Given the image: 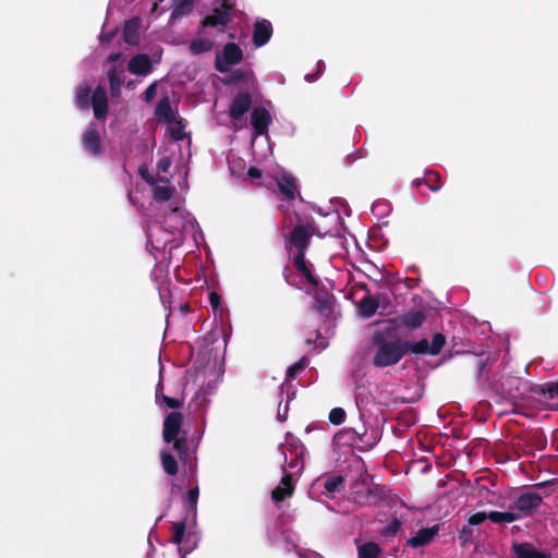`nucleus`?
<instances>
[{"label": "nucleus", "instance_id": "25", "mask_svg": "<svg viewBox=\"0 0 558 558\" xmlns=\"http://www.w3.org/2000/svg\"><path fill=\"white\" fill-rule=\"evenodd\" d=\"M277 186L279 192L290 201L295 199L296 195H300L296 181L291 174H283L278 179Z\"/></svg>", "mask_w": 558, "mask_h": 558}, {"label": "nucleus", "instance_id": "10", "mask_svg": "<svg viewBox=\"0 0 558 558\" xmlns=\"http://www.w3.org/2000/svg\"><path fill=\"white\" fill-rule=\"evenodd\" d=\"M234 3L230 0H222L220 7L215 8L213 13L205 16L201 23L202 28L205 27H221L222 29L231 22L232 20V10Z\"/></svg>", "mask_w": 558, "mask_h": 558}, {"label": "nucleus", "instance_id": "13", "mask_svg": "<svg viewBox=\"0 0 558 558\" xmlns=\"http://www.w3.org/2000/svg\"><path fill=\"white\" fill-rule=\"evenodd\" d=\"M184 416L181 412H170L163 421L162 437L167 444L172 442L178 436H180Z\"/></svg>", "mask_w": 558, "mask_h": 558}, {"label": "nucleus", "instance_id": "11", "mask_svg": "<svg viewBox=\"0 0 558 558\" xmlns=\"http://www.w3.org/2000/svg\"><path fill=\"white\" fill-rule=\"evenodd\" d=\"M283 527L284 525H272V529L268 531L269 536L274 543H284L288 549H290L289 545H291V548L295 549L301 558H323L319 554L315 551L303 550L299 548L298 545L294 543V539L292 538L291 530Z\"/></svg>", "mask_w": 558, "mask_h": 558}, {"label": "nucleus", "instance_id": "12", "mask_svg": "<svg viewBox=\"0 0 558 558\" xmlns=\"http://www.w3.org/2000/svg\"><path fill=\"white\" fill-rule=\"evenodd\" d=\"M82 145L84 150L93 157L98 158L104 154L100 133L95 125L85 130L82 136Z\"/></svg>", "mask_w": 558, "mask_h": 558}, {"label": "nucleus", "instance_id": "21", "mask_svg": "<svg viewBox=\"0 0 558 558\" xmlns=\"http://www.w3.org/2000/svg\"><path fill=\"white\" fill-rule=\"evenodd\" d=\"M151 60L147 53H140L131 58L128 70L135 75L145 76L151 72Z\"/></svg>", "mask_w": 558, "mask_h": 558}, {"label": "nucleus", "instance_id": "17", "mask_svg": "<svg viewBox=\"0 0 558 558\" xmlns=\"http://www.w3.org/2000/svg\"><path fill=\"white\" fill-rule=\"evenodd\" d=\"M252 107V97L251 95L245 93L238 94L233 99L229 108V114L232 120H241L244 114Z\"/></svg>", "mask_w": 558, "mask_h": 558}, {"label": "nucleus", "instance_id": "28", "mask_svg": "<svg viewBox=\"0 0 558 558\" xmlns=\"http://www.w3.org/2000/svg\"><path fill=\"white\" fill-rule=\"evenodd\" d=\"M332 295L325 291H318L314 298L313 308L323 316H329L331 312Z\"/></svg>", "mask_w": 558, "mask_h": 558}, {"label": "nucleus", "instance_id": "57", "mask_svg": "<svg viewBox=\"0 0 558 558\" xmlns=\"http://www.w3.org/2000/svg\"><path fill=\"white\" fill-rule=\"evenodd\" d=\"M162 519V517H158L156 520H155V523H158L160 520Z\"/></svg>", "mask_w": 558, "mask_h": 558}, {"label": "nucleus", "instance_id": "27", "mask_svg": "<svg viewBox=\"0 0 558 558\" xmlns=\"http://www.w3.org/2000/svg\"><path fill=\"white\" fill-rule=\"evenodd\" d=\"M140 26L141 21L138 17H133L125 22L123 27V39L129 45H137L140 40Z\"/></svg>", "mask_w": 558, "mask_h": 558}, {"label": "nucleus", "instance_id": "41", "mask_svg": "<svg viewBox=\"0 0 558 558\" xmlns=\"http://www.w3.org/2000/svg\"><path fill=\"white\" fill-rule=\"evenodd\" d=\"M161 390H162V384L159 383L156 387V398L157 399L161 398V400L168 408L179 409L183 405V400L162 395Z\"/></svg>", "mask_w": 558, "mask_h": 558}, {"label": "nucleus", "instance_id": "50", "mask_svg": "<svg viewBox=\"0 0 558 558\" xmlns=\"http://www.w3.org/2000/svg\"><path fill=\"white\" fill-rule=\"evenodd\" d=\"M185 136V133L183 131V126L182 125H179V126H174L171 129V137L174 140V141H182Z\"/></svg>", "mask_w": 558, "mask_h": 558}, {"label": "nucleus", "instance_id": "23", "mask_svg": "<svg viewBox=\"0 0 558 558\" xmlns=\"http://www.w3.org/2000/svg\"><path fill=\"white\" fill-rule=\"evenodd\" d=\"M413 185L420 189L422 185H426L429 191L437 192L441 189V177L439 172L434 170H428L425 172L423 178H416L413 180Z\"/></svg>", "mask_w": 558, "mask_h": 558}, {"label": "nucleus", "instance_id": "36", "mask_svg": "<svg viewBox=\"0 0 558 558\" xmlns=\"http://www.w3.org/2000/svg\"><path fill=\"white\" fill-rule=\"evenodd\" d=\"M76 105L80 109L87 110L92 102V89L89 86H81L76 92Z\"/></svg>", "mask_w": 558, "mask_h": 558}, {"label": "nucleus", "instance_id": "20", "mask_svg": "<svg viewBox=\"0 0 558 558\" xmlns=\"http://www.w3.org/2000/svg\"><path fill=\"white\" fill-rule=\"evenodd\" d=\"M94 109V116L96 119L101 120L107 117L108 113V98L106 90L98 86L92 94V102Z\"/></svg>", "mask_w": 558, "mask_h": 558}, {"label": "nucleus", "instance_id": "7", "mask_svg": "<svg viewBox=\"0 0 558 558\" xmlns=\"http://www.w3.org/2000/svg\"><path fill=\"white\" fill-rule=\"evenodd\" d=\"M488 494L492 496L486 504L480 502L477 505V509L469 517L468 523H484L486 520H490L493 523H507L504 518L493 519L492 515L488 517L489 512L492 513H505L506 504L499 502L500 498L497 497L494 493Z\"/></svg>", "mask_w": 558, "mask_h": 558}, {"label": "nucleus", "instance_id": "16", "mask_svg": "<svg viewBox=\"0 0 558 558\" xmlns=\"http://www.w3.org/2000/svg\"><path fill=\"white\" fill-rule=\"evenodd\" d=\"M271 114L264 107H256L251 113V125L255 136H262L268 132L271 123Z\"/></svg>", "mask_w": 558, "mask_h": 558}, {"label": "nucleus", "instance_id": "43", "mask_svg": "<svg viewBox=\"0 0 558 558\" xmlns=\"http://www.w3.org/2000/svg\"><path fill=\"white\" fill-rule=\"evenodd\" d=\"M246 73L242 69H236L232 71L225 80V84H238L240 82H243L245 80Z\"/></svg>", "mask_w": 558, "mask_h": 558}, {"label": "nucleus", "instance_id": "8", "mask_svg": "<svg viewBox=\"0 0 558 558\" xmlns=\"http://www.w3.org/2000/svg\"><path fill=\"white\" fill-rule=\"evenodd\" d=\"M306 448L303 442L296 437H287L282 446V453L284 454V462L288 468L296 473H301L304 468V454Z\"/></svg>", "mask_w": 558, "mask_h": 558}, {"label": "nucleus", "instance_id": "19", "mask_svg": "<svg viewBox=\"0 0 558 558\" xmlns=\"http://www.w3.org/2000/svg\"><path fill=\"white\" fill-rule=\"evenodd\" d=\"M293 492V475L292 473H287L284 471L280 484L276 486L271 492V498L275 502H280L283 501L286 498L291 497Z\"/></svg>", "mask_w": 558, "mask_h": 558}, {"label": "nucleus", "instance_id": "26", "mask_svg": "<svg viewBox=\"0 0 558 558\" xmlns=\"http://www.w3.org/2000/svg\"><path fill=\"white\" fill-rule=\"evenodd\" d=\"M515 558H550V554L539 551L530 543L513 544Z\"/></svg>", "mask_w": 558, "mask_h": 558}, {"label": "nucleus", "instance_id": "30", "mask_svg": "<svg viewBox=\"0 0 558 558\" xmlns=\"http://www.w3.org/2000/svg\"><path fill=\"white\" fill-rule=\"evenodd\" d=\"M341 434L347 436L351 444L364 442V438L367 435V428L364 423L360 422L356 426L343 429Z\"/></svg>", "mask_w": 558, "mask_h": 558}, {"label": "nucleus", "instance_id": "2", "mask_svg": "<svg viewBox=\"0 0 558 558\" xmlns=\"http://www.w3.org/2000/svg\"><path fill=\"white\" fill-rule=\"evenodd\" d=\"M558 487V478L537 483L533 489L513 493L511 502L507 506L505 513H492L487 515L493 519L504 518L506 522H513L533 515L539 508L543 498L548 496L554 489Z\"/></svg>", "mask_w": 558, "mask_h": 558}, {"label": "nucleus", "instance_id": "15", "mask_svg": "<svg viewBox=\"0 0 558 558\" xmlns=\"http://www.w3.org/2000/svg\"><path fill=\"white\" fill-rule=\"evenodd\" d=\"M314 488L322 487L323 495L326 497H333L336 493L344 489V477L342 475H323L315 480L313 483Z\"/></svg>", "mask_w": 558, "mask_h": 558}, {"label": "nucleus", "instance_id": "18", "mask_svg": "<svg viewBox=\"0 0 558 558\" xmlns=\"http://www.w3.org/2000/svg\"><path fill=\"white\" fill-rule=\"evenodd\" d=\"M272 25L268 20H258L253 26L252 41L255 47L266 45L272 36Z\"/></svg>", "mask_w": 558, "mask_h": 558}, {"label": "nucleus", "instance_id": "54", "mask_svg": "<svg viewBox=\"0 0 558 558\" xmlns=\"http://www.w3.org/2000/svg\"><path fill=\"white\" fill-rule=\"evenodd\" d=\"M484 362L482 360H477V375L480 376L482 369L484 368Z\"/></svg>", "mask_w": 558, "mask_h": 558}, {"label": "nucleus", "instance_id": "44", "mask_svg": "<svg viewBox=\"0 0 558 558\" xmlns=\"http://www.w3.org/2000/svg\"><path fill=\"white\" fill-rule=\"evenodd\" d=\"M173 191L171 187L168 186H157L154 190V197L157 201H169L172 197Z\"/></svg>", "mask_w": 558, "mask_h": 558}, {"label": "nucleus", "instance_id": "34", "mask_svg": "<svg viewBox=\"0 0 558 558\" xmlns=\"http://www.w3.org/2000/svg\"><path fill=\"white\" fill-rule=\"evenodd\" d=\"M380 553V547L374 542H366L357 545L359 558H378Z\"/></svg>", "mask_w": 558, "mask_h": 558}, {"label": "nucleus", "instance_id": "9", "mask_svg": "<svg viewBox=\"0 0 558 558\" xmlns=\"http://www.w3.org/2000/svg\"><path fill=\"white\" fill-rule=\"evenodd\" d=\"M242 60L243 51L239 45L228 43L222 51L216 54L215 69L220 73H227L232 65L239 64Z\"/></svg>", "mask_w": 558, "mask_h": 558}, {"label": "nucleus", "instance_id": "3", "mask_svg": "<svg viewBox=\"0 0 558 558\" xmlns=\"http://www.w3.org/2000/svg\"><path fill=\"white\" fill-rule=\"evenodd\" d=\"M282 220L281 235L284 241V248L291 254H306L313 235L316 232L315 222L312 218L302 217L295 210L286 208Z\"/></svg>", "mask_w": 558, "mask_h": 558}, {"label": "nucleus", "instance_id": "14", "mask_svg": "<svg viewBox=\"0 0 558 558\" xmlns=\"http://www.w3.org/2000/svg\"><path fill=\"white\" fill-rule=\"evenodd\" d=\"M293 266L304 278L307 284L313 289H317L320 281L313 271V264L306 260V254H294L292 256Z\"/></svg>", "mask_w": 558, "mask_h": 558}, {"label": "nucleus", "instance_id": "39", "mask_svg": "<svg viewBox=\"0 0 558 558\" xmlns=\"http://www.w3.org/2000/svg\"><path fill=\"white\" fill-rule=\"evenodd\" d=\"M194 0H175V5L171 13V20L181 17L192 11Z\"/></svg>", "mask_w": 558, "mask_h": 558}, {"label": "nucleus", "instance_id": "5", "mask_svg": "<svg viewBox=\"0 0 558 558\" xmlns=\"http://www.w3.org/2000/svg\"><path fill=\"white\" fill-rule=\"evenodd\" d=\"M171 538L178 545L182 558H185L197 547L199 534L196 525H172Z\"/></svg>", "mask_w": 558, "mask_h": 558}, {"label": "nucleus", "instance_id": "35", "mask_svg": "<svg viewBox=\"0 0 558 558\" xmlns=\"http://www.w3.org/2000/svg\"><path fill=\"white\" fill-rule=\"evenodd\" d=\"M213 47L214 43L208 38L193 39L189 45L190 51L195 56L208 52L213 49Z\"/></svg>", "mask_w": 558, "mask_h": 558}, {"label": "nucleus", "instance_id": "56", "mask_svg": "<svg viewBox=\"0 0 558 558\" xmlns=\"http://www.w3.org/2000/svg\"><path fill=\"white\" fill-rule=\"evenodd\" d=\"M157 9H158V3H157V2H155V3L153 4V8H151V13L156 12V11H157Z\"/></svg>", "mask_w": 558, "mask_h": 558}, {"label": "nucleus", "instance_id": "29", "mask_svg": "<svg viewBox=\"0 0 558 558\" xmlns=\"http://www.w3.org/2000/svg\"><path fill=\"white\" fill-rule=\"evenodd\" d=\"M155 114L158 119L162 120L166 123H171L174 120V112L172 110L171 101L168 96L162 97L155 110Z\"/></svg>", "mask_w": 558, "mask_h": 558}, {"label": "nucleus", "instance_id": "37", "mask_svg": "<svg viewBox=\"0 0 558 558\" xmlns=\"http://www.w3.org/2000/svg\"><path fill=\"white\" fill-rule=\"evenodd\" d=\"M160 458H161V464H162L163 471L170 476L177 475L178 462H177L175 458L167 451H162L160 453Z\"/></svg>", "mask_w": 558, "mask_h": 558}, {"label": "nucleus", "instance_id": "4", "mask_svg": "<svg viewBox=\"0 0 558 558\" xmlns=\"http://www.w3.org/2000/svg\"><path fill=\"white\" fill-rule=\"evenodd\" d=\"M368 475L362 474L351 487L353 499L356 504H374L386 496L385 486L368 483Z\"/></svg>", "mask_w": 558, "mask_h": 558}, {"label": "nucleus", "instance_id": "48", "mask_svg": "<svg viewBox=\"0 0 558 558\" xmlns=\"http://www.w3.org/2000/svg\"><path fill=\"white\" fill-rule=\"evenodd\" d=\"M282 276L287 284L298 287L292 280L293 270L291 269V267L286 266L282 270Z\"/></svg>", "mask_w": 558, "mask_h": 558}, {"label": "nucleus", "instance_id": "45", "mask_svg": "<svg viewBox=\"0 0 558 558\" xmlns=\"http://www.w3.org/2000/svg\"><path fill=\"white\" fill-rule=\"evenodd\" d=\"M306 366V357H302L296 363L290 365L287 369V378L292 379L296 376V374L304 369Z\"/></svg>", "mask_w": 558, "mask_h": 558}, {"label": "nucleus", "instance_id": "32", "mask_svg": "<svg viewBox=\"0 0 558 558\" xmlns=\"http://www.w3.org/2000/svg\"><path fill=\"white\" fill-rule=\"evenodd\" d=\"M378 300L367 294L359 302V311L361 316L365 318L372 317L378 308Z\"/></svg>", "mask_w": 558, "mask_h": 558}, {"label": "nucleus", "instance_id": "51", "mask_svg": "<svg viewBox=\"0 0 558 558\" xmlns=\"http://www.w3.org/2000/svg\"><path fill=\"white\" fill-rule=\"evenodd\" d=\"M247 175L252 179H258L262 177V170L257 167H250L247 170Z\"/></svg>", "mask_w": 558, "mask_h": 558}, {"label": "nucleus", "instance_id": "58", "mask_svg": "<svg viewBox=\"0 0 558 558\" xmlns=\"http://www.w3.org/2000/svg\"><path fill=\"white\" fill-rule=\"evenodd\" d=\"M186 520H187V518H185L183 521H180L179 523L183 524V523H185Z\"/></svg>", "mask_w": 558, "mask_h": 558}, {"label": "nucleus", "instance_id": "46", "mask_svg": "<svg viewBox=\"0 0 558 558\" xmlns=\"http://www.w3.org/2000/svg\"><path fill=\"white\" fill-rule=\"evenodd\" d=\"M157 95V82L150 84L144 92L143 98L146 102H150Z\"/></svg>", "mask_w": 558, "mask_h": 558}, {"label": "nucleus", "instance_id": "33", "mask_svg": "<svg viewBox=\"0 0 558 558\" xmlns=\"http://www.w3.org/2000/svg\"><path fill=\"white\" fill-rule=\"evenodd\" d=\"M108 80L110 85V94L112 97H118L121 93L122 76L117 66L113 65L108 70Z\"/></svg>", "mask_w": 558, "mask_h": 558}, {"label": "nucleus", "instance_id": "24", "mask_svg": "<svg viewBox=\"0 0 558 558\" xmlns=\"http://www.w3.org/2000/svg\"><path fill=\"white\" fill-rule=\"evenodd\" d=\"M438 532V525L422 527L414 536L408 539V544L413 548L422 547L428 544Z\"/></svg>", "mask_w": 558, "mask_h": 558}, {"label": "nucleus", "instance_id": "38", "mask_svg": "<svg viewBox=\"0 0 558 558\" xmlns=\"http://www.w3.org/2000/svg\"><path fill=\"white\" fill-rule=\"evenodd\" d=\"M173 448L178 452L181 461H186L189 458V442L185 433L182 436H178L172 440Z\"/></svg>", "mask_w": 558, "mask_h": 558}, {"label": "nucleus", "instance_id": "42", "mask_svg": "<svg viewBox=\"0 0 558 558\" xmlns=\"http://www.w3.org/2000/svg\"><path fill=\"white\" fill-rule=\"evenodd\" d=\"M345 411L342 409V408H333L330 412H329V421L330 423H332L333 425H340L344 422L345 420Z\"/></svg>", "mask_w": 558, "mask_h": 558}, {"label": "nucleus", "instance_id": "49", "mask_svg": "<svg viewBox=\"0 0 558 558\" xmlns=\"http://www.w3.org/2000/svg\"><path fill=\"white\" fill-rule=\"evenodd\" d=\"M208 300L214 310H217L221 304V296L215 291L209 293Z\"/></svg>", "mask_w": 558, "mask_h": 558}, {"label": "nucleus", "instance_id": "6", "mask_svg": "<svg viewBox=\"0 0 558 558\" xmlns=\"http://www.w3.org/2000/svg\"><path fill=\"white\" fill-rule=\"evenodd\" d=\"M441 508V500L435 505L425 508H409L407 505L401 504L400 508L395 511L391 523H403L407 521L421 523L423 520H430L437 509Z\"/></svg>", "mask_w": 558, "mask_h": 558}, {"label": "nucleus", "instance_id": "52", "mask_svg": "<svg viewBox=\"0 0 558 558\" xmlns=\"http://www.w3.org/2000/svg\"><path fill=\"white\" fill-rule=\"evenodd\" d=\"M400 525L393 524L388 525L387 529L383 532L385 536H395L398 533V529Z\"/></svg>", "mask_w": 558, "mask_h": 558}, {"label": "nucleus", "instance_id": "22", "mask_svg": "<svg viewBox=\"0 0 558 558\" xmlns=\"http://www.w3.org/2000/svg\"><path fill=\"white\" fill-rule=\"evenodd\" d=\"M426 320V314L422 311H410L399 315L397 322L409 330H415L423 326Z\"/></svg>", "mask_w": 558, "mask_h": 558}, {"label": "nucleus", "instance_id": "31", "mask_svg": "<svg viewBox=\"0 0 558 558\" xmlns=\"http://www.w3.org/2000/svg\"><path fill=\"white\" fill-rule=\"evenodd\" d=\"M531 392L545 397L546 399H554L558 397V380L542 385H534L531 387Z\"/></svg>", "mask_w": 558, "mask_h": 558}, {"label": "nucleus", "instance_id": "47", "mask_svg": "<svg viewBox=\"0 0 558 558\" xmlns=\"http://www.w3.org/2000/svg\"><path fill=\"white\" fill-rule=\"evenodd\" d=\"M171 166V160L169 157H162L157 161L156 168L158 172H167Z\"/></svg>", "mask_w": 558, "mask_h": 558}, {"label": "nucleus", "instance_id": "1", "mask_svg": "<svg viewBox=\"0 0 558 558\" xmlns=\"http://www.w3.org/2000/svg\"><path fill=\"white\" fill-rule=\"evenodd\" d=\"M446 344L442 333H435L432 341L423 338L418 341L402 340L393 327L378 329L372 337L374 366L384 368L398 364L405 354L437 355Z\"/></svg>", "mask_w": 558, "mask_h": 558}, {"label": "nucleus", "instance_id": "40", "mask_svg": "<svg viewBox=\"0 0 558 558\" xmlns=\"http://www.w3.org/2000/svg\"><path fill=\"white\" fill-rule=\"evenodd\" d=\"M198 487L191 488L185 496V507L189 513H192V520L195 521L196 506L198 500Z\"/></svg>", "mask_w": 558, "mask_h": 558}, {"label": "nucleus", "instance_id": "55", "mask_svg": "<svg viewBox=\"0 0 558 558\" xmlns=\"http://www.w3.org/2000/svg\"><path fill=\"white\" fill-rule=\"evenodd\" d=\"M121 54L120 53H112L109 56V60L110 61H117L118 59H120Z\"/></svg>", "mask_w": 558, "mask_h": 558}, {"label": "nucleus", "instance_id": "53", "mask_svg": "<svg viewBox=\"0 0 558 558\" xmlns=\"http://www.w3.org/2000/svg\"><path fill=\"white\" fill-rule=\"evenodd\" d=\"M140 173L142 175V178L149 184V185H153L156 183V181L154 180V178L151 175L148 174V171L147 170H140Z\"/></svg>", "mask_w": 558, "mask_h": 558}]
</instances>
